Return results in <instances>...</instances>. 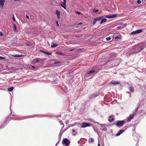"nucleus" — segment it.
<instances>
[{
	"label": "nucleus",
	"mask_w": 146,
	"mask_h": 146,
	"mask_svg": "<svg viewBox=\"0 0 146 146\" xmlns=\"http://www.w3.org/2000/svg\"><path fill=\"white\" fill-rule=\"evenodd\" d=\"M12 56L15 57H20L23 56L22 55H19L18 54L13 55H12Z\"/></svg>",
	"instance_id": "2eb2a0df"
},
{
	"label": "nucleus",
	"mask_w": 146,
	"mask_h": 146,
	"mask_svg": "<svg viewBox=\"0 0 146 146\" xmlns=\"http://www.w3.org/2000/svg\"><path fill=\"white\" fill-rule=\"evenodd\" d=\"M72 132H75V130L74 129H72Z\"/></svg>",
	"instance_id": "58836bf2"
},
{
	"label": "nucleus",
	"mask_w": 146,
	"mask_h": 146,
	"mask_svg": "<svg viewBox=\"0 0 146 146\" xmlns=\"http://www.w3.org/2000/svg\"><path fill=\"white\" fill-rule=\"evenodd\" d=\"M125 131V130H120L116 134V135L117 136H118L119 135L121 134L122 133H123Z\"/></svg>",
	"instance_id": "f8f14e48"
},
{
	"label": "nucleus",
	"mask_w": 146,
	"mask_h": 146,
	"mask_svg": "<svg viewBox=\"0 0 146 146\" xmlns=\"http://www.w3.org/2000/svg\"><path fill=\"white\" fill-rule=\"evenodd\" d=\"M103 130H105L106 131V129H103Z\"/></svg>",
	"instance_id": "c03bdc74"
},
{
	"label": "nucleus",
	"mask_w": 146,
	"mask_h": 146,
	"mask_svg": "<svg viewBox=\"0 0 146 146\" xmlns=\"http://www.w3.org/2000/svg\"><path fill=\"white\" fill-rule=\"evenodd\" d=\"M62 143L65 146H68L70 144V142L68 139L66 138H63L62 141Z\"/></svg>",
	"instance_id": "f257e3e1"
},
{
	"label": "nucleus",
	"mask_w": 146,
	"mask_h": 146,
	"mask_svg": "<svg viewBox=\"0 0 146 146\" xmlns=\"http://www.w3.org/2000/svg\"><path fill=\"white\" fill-rule=\"evenodd\" d=\"M95 72V71L94 70L90 71H88V74H90L92 73H93Z\"/></svg>",
	"instance_id": "412c9836"
},
{
	"label": "nucleus",
	"mask_w": 146,
	"mask_h": 146,
	"mask_svg": "<svg viewBox=\"0 0 146 146\" xmlns=\"http://www.w3.org/2000/svg\"><path fill=\"white\" fill-rule=\"evenodd\" d=\"M111 116H110L109 117V118L108 119V120L110 122H111L113 121L114 120V119L113 118H112L111 119Z\"/></svg>",
	"instance_id": "f3484780"
},
{
	"label": "nucleus",
	"mask_w": 146,
	"mask_h": 146,
	"mask_svg": "<svg viewBox=\"0 0 146 146\" xmlns=\"http://www.w3.org/2000/svg\"><path fill=\"white\" fill-rule=\"evenodd\" d=\"M40 52H42V53H44V54H47L48 55H51V53L46 52V51H43V50H40Z\"/></svg>",
	"instance_id": "9b49d317"
},
{
	"label": "nucleus",
	"mask_w": 146,
	"mask_h": 146,
	"mask_svg": "<svg viewBox=\"0 0 146 146\" xmlns=\"http://www.w3.org/2000/svg\"><path fill=\"white\" fill-rule=\"evenodd\" d=\"M0 35H1V36H3V33H1H1H0Z\"/></svg>",
	"instance_id": "c9c22d12"
},
{
	"label": "nucleus",
	"mask_w": 146,
	"mask_h": 146,
	"mask_svg": "<svg viewBox=\"0 0 146 146\" xmlns=\"http://www.w3.org/2000/svg\"><path fill=\"white\" fill-rule=\"evenodd\" d=\"M75 27V28H76V27Z\"/></svg>",
	"instance_id": "de8ad7c7"
},
{
	"label": "nucleus",
	"mask_w": 146,
	"mask_h": 146,
	"mask_svg": "<svg viewBox=\"0 0 146 146\" xmlns=\"http://www.w3.org/2000/svg\"><path fill=\"white\" fill-rule=\"evenodd\" d=\"M58 54L60 55H63L64 54L62 52H59Z\"/></svg>",
	"instance_id": "7c9ffc66"
},
{
	"label": "nucleus",
	"mask_w": 146,
	"mask_h": 146,
	"mask_svg": "<svg viewBox=\"0 0 146 146\" xmlns=\"http://www.w3.org/2000/svg\"><path fill=\"white\" fill-rule=\"evenodd\" d=\"M121 28V27H117V28L118 29H119Z\"/></svg>",
	"instance_id": "ea45409f"
},
{
	"label": "nucleus",
	"mask_w": 146,
	"mask_h": 146,
	"mask_svg": "<svg viewBox=\"0 0 146 146\" xmlns=\"http://www.w3.org/2000/svg\"><path fill=\"white\" fill-rule=\"evenodd\" d=\"M145 48V46L143 45L140 46L138 48L137 50L138 52H140L143 50Z\"/></svg>",
	"instance_id": "6e6552de"
},
{
	"label": "nucleus",
	"mask_w": 146,
	"mask_h": 146,
	"mask_svg": "<svg viewBox=\"0 0 146 146\" xmlns=\"http://www.w3.org/2000/svg\"><path fill=\"white\" fill-rule=\"evenodd\" d=\"M58 45L56 44H53L51 45V47L52 48H54L56 47Z\"/></svg>",
	"instance_id": "6ab92c4d"
},
{
	"label": "nucleus",
	"mask_w": 146,
	"mask_h": 146,
	"mask_svg": "<svg viewBox=\"0 0 146 146\" xmlns=\"http://www.w3.org/2000/svg\"><path fill=\"white\" fill-rule=\"evenodd\" d=\"M76 13L78 14H80V12L79 11H75Z\"/></svg>",
	"instance_id": "c85d7f7f"
},
{
	"label": "nucleus",
	"mask_w": 146,
	"mask_h": 146,
	"mask_svg": "<svg viewBox=\"0 0 146 146\" xmlns=\"http://www.w3.org/2000/svg\"><path fill=\"white\" fill-rule=\"evenodd\" d=\"M125 123V121L123 120L119 121L117 123L116 125L118 127L122 126Z\"/></svg>",
	"instance_id": "7ed1b4c3"
},
{
	"label": "nucleus",
	"mask_w": 146,
	"mask_h": 146,
	"mask_svg": "<svg viewBox=\"0 0 146 146\" xmlns=\"http://www.w3.org/2000/svg\"><path fill=\"white\" fill-rule=\"evenodd\" d=\"M5 58L3 57L0 56V59H5Z\"/></svg>",
	"instance_id": "bb28decb"
},
{
	"label": "nucleus",
	"mask_w": 146,
	"mask_h": 146,
	"mask_svg": "<svg viewBox=\"0 0 146 146\" xmlns=\"http://www.w3.org/2000/svg\"><path fill=\"white\" fill-rule=\"evenodd\" d=\"M107 21V19H102L100 23V24H102L103 23Z\"/></svg>",
	"instance_id": "4468645a"
},
{
	"label": "nucleus",
	"mask_w": 146,
	"mask_h": 146,
	"mask_svg": "<svg viewBox=\"0 0 146 146\" xmlns=\"http://www.w3.org/2000/svg\"><path fill=\"white\" fill-rule=\"evenodd\" d=\"M136 33H140L142 31V29H139L135 31Z\"/></svg>",
	"instance_id": "dca6fc26"
},
{
	"label": "nucleus",
	"mask_w": 146,
	"mask_h": 146,
	"mask_svg": "<svg viewBox=\"0 0 146 146\" xmlns=\"http://www.w3.org/2000/svg\"><path fill=\"white\" fill-rule=\"evenodd\" d=\"M110 84H113V85H116V84H120V82H119L118 81H111V82H110Z\"/></svg>",
	"instance_id": "9d476101"
},
{
	"label": "nucleus",
	"mask_w": 146,
	"mask_h": 146,
	"mask_svg": "<svg viewBox=\"0 0 146 146\" xmlns=\"http://www.w3.org/2000/svg\"><path fill=\"white\" fill-rule=\"evenodd\" d=\"M15 1H19L20 0H13Z\"/></svg>",
	"instance_id": "a19ab883"
},
{
	"label": "nucleus",
	"mask_w": 146,
	"mask_h": 146,
	"mask_svg": "<svg viewBox=\"0 0 146 146\" xmlns=\"http://www.w3.org/2000/svg\"><path fill=\"white\" fill-rule=\"evenodd\" d=\"M81 127L84 128L87 127H89L90 125V124L89 123H82L81 124Z\"/></svg>",
	"instance_id": "20e7f679"
},
{
	"label": "nucleus",
	"mask_w": 146,
	"mask_h": 146,
	"mask_svg": "<svg viewBox=\"0 0 146 146\" xmlns=\"http://www.w3.org/2000/svg\"><path fill=\"white\" fill-rule=\"evenodd\" d=\"M13 89L14 88L13 87H11L8 88V90L9 92H11L13 91Z\"/></svg>",
	"instance_id": "aec40b11"
},
{
	"label": "nucleus",
	"mask_w": 146,
	"mask_h": 146,
	"mask_svg": "<svg viewBox=\"0 0 146 146\" xmlns=\"http://www.w3.org/2000/svg\"><path fill=\"white\" fill-rule=\"evenodd\" d=\"M64 1V3H61L60 4L61 6L64 8V9H66V0H63Z\"/></svg>",
	"instance_id": "0eeeda50"
},
{
	"label": "nucleus",
	"mask_w": 146,
	"mask_h": 146,
	"mask_svg": "<svg viewBox=\"0 0 146 146\" xmlns=\"http://www.w3.org/2000/svg\"><path fill=\"white\" fill-rule=\"evenodd\" d=\"M98 146H100V143H99L98 144Z\"/></svg>",
	"instance_id": "79ce46f5"
},
{
	"label": "nucleus",
	"mask_w": 146,
	"mask_h": 146,
	"mask_svg": "<svg viewBox=\"0 0 146 146\" xmlns=\"http://www.w3.org/2000/svg\"><path fill=\"white\" fill-rule=\"evenodd\" d=\"M74 50V49H72V50H70V51H73V50Z\"/></svg>",
	"instance_id": "37998d69"
},
{
	"label": "nucleus",
	"mask_w": 146,
	"mask_h": 146,
	"mask_svg": "<svg viewBox=\"0 0 146 146\" xmlns=\"http://www.w3.org/2000/svg\"><path fill=\"white\" fill-rule=\"evenodd\" d=\"M90 140L92 142H93L94 141V139L93 138H91Z\"/></svg>",
	"instance_id": "c756f323"
},
{
	"label": "nucleus",
	"mask_w": 146,
	"mask_h": 146,
	"mask_svg": "<svg viewBox=\"0 0 146 146\" xmlns=\"http://www.w3.org/2000/svg\"><path fill=\"white\" fill-rule=\"evenodd\" d=\"M12 19L15 22V18L14 17V15H13V17L12 18Z\"/></svg>",
	"instance_id": "a878e982"
},
{
	"label": "nucleus",
	"mask_w": 146,
	"mask_h": 146,
	"mask_svg": "<svg viewBox=\"0 0 146 146\" xmlns=\"http://www.w3.org/2000/svg\"><path fill=\"white\" fill-rule=\"evenodd\" d=\"M98 11V9H96V10H95L94 11V12L95 13H96V12H97Z\"/></svg>",
	"instance_id": "cd10ccee"
},
{
	"label": "nucleus",
	"mask_w": 146,
	"mask_h": 146,
	"mask_svg": "<svg viewBox=\"0 0 146 146\" xmlns=\"http://www.w3.org/2000/svg\"><path fill=\"white\" fill-rule=\"evenodd\" d=\"M103 18H104L103 17H98V18L95 19H94V20H93V23H92L93 25H95L96 23V21H99L102 19Z\"/></svg>",
	"instance_id": "39448f33"
},
{
	"label": "nucleus",
	"mask_w": 146,
	"mask_h": 146,
	"mask_svg": "<svg viewBox=\"0 0 146 146\" xmlns=\"http://www.w3.org/2000/svg\"><path fill=\"white\" fill-rule=\"evenodd\" d=\"M82 22H80V23H78V25H82Z\"/></svg>",
	"instance_id": "72a5a7b5"
},
{
	"label": "nucleus",
	"mask_w": 146,
	"mask_h": 146,
	"mask_svg": "<svg viewBox=\"0 0 146 146\" xmlns=\"http://www.w3.org/2000/svg\"><path fill=\"white\" fill-rule=\"evenodd\" d=\"M56 14L57 15L58 18V19H59L60 18V12L58 10H56Z\"/></svg>",
	"instance_id": "ddd939ff"
},
{
	"label": "nucleus",
	"mask_w": 146,
	"mask_h": 146,
	"mask_svg": "<svg viewBox=\"0 0 146 146\" xmlns=\"http://www.w3.org/2000/svg\"><path fill=\"white\" fill-rule=\"evenodd\" d=\"M14 27L15 30H16V27L15 25H14Z\"/></svg>",
	"instance_id": "e433bc0d"
},
{
	"label": "nucleus",
	"mask_w": 146,
	"mask_h": 146,
	"mask_svg": "<svg viewBox=\"0 0 146 146\" xmlns=\"http://www.w3.org/2000/svg\"><path fill=\"white\" fill-rule=\"evenodd\" d=\"M26 17L29 20V17L28 15H26Z\"/></svg>",
	"instance_id": "2f4dec72"
},
{
	"label": "nucleus",
	"mask_w": 146,
	"mask_h": 146,
	"mask_svg": "<svg viewBox=\"0 0 146 146\" xmlns=\"http://www.w3.org/2000/svg\"><path fill=\"white\" fill-rule=\"evenodd\" d=\"M5 1L4 0H0V6L2 8H3Z\"/></svg>",
	"instance_id": "1a4fd4ad"
},
{
	"label": "nucleus",
	"mask_w": 146,
	"mask_h": 146,
	"mask_svg": "<svg viewBox=\"0 0 146 146\" xmlns=\"http://www.w3.org/2000/svg\"><path fill=\"white\" fill-rule=\"evenodd\" d=\"M72 135H74V136H75V135H76V134H72Z\"/></svg>",
	"instance_id": "49530a36"
},
{
	"label": "nucleus",
	"mask_w": 146,
	"mask_h": 146,
	"mask_svg": "<svg viewBox=\"0 0 146 146\" xmlns=\"http://www.w3.org/2000/svg\"><path fill=\"white\" fill-rule=\"evenodd\" d=\"M106 40L107 41H109L111 40V38L110 37H108L106 38Z\"/></svg>",
	"instance_id": "4be33fe9"
},
{
	"label": "nucleus",
	"mask_w": 146,
	"mask_h": 146,
	"mask_svg": "<svg viewBox=\"0 0 146 146\" xmlns=\"http://www.w3.org/2000/svg\"><path fill=\"white\" fill-rule=\"evenodd\" d=\"M57 63V62H55L54 63V64H56Z\"/></svg>",
	"instance_id": "a18cd8bd"
},
{
	"label": "nucleus",
	"mask_w": 146,
	"mask_h": 146,
	"mask_svg": "<svg viewBox=\"0 0 146 146\" xmlns=\"http://www.w3.org/2000/svg\"><path fill=\"white\" fill-rule=\"evenodd\" d=\"M118 38H119V37L118 36H116L115 37V39H117Z\"/></svg>",
	"instance_id": "4c0bfd02"
},
{
	"label": "nucleus",
	"mask_w": 146,
	"mask_h": 146,
	"mask_svg": "<svg viewBox=\"0 0 146 146\" xmlns=\"http://www.w3.org/2000/svg\"><path fill=\"white\" fill-rule=\"evenodd\" d=\"M137 3L138 4H140L141 3V0H138L137 1Z\"/></svg>",
	"instance_id": "393cba45"
},
{
	"label": "nucleus",
	"mask_w": 146,
	"mask_h": 146,
	"mask_svg": "<svg viewBox=\"0 0 146 146\" xmlns=\"http://www.w3.org/2000/svg\"><path fill=\"white\" fill-rule=\"evenodd\" d=\"M56 23L57 25V26L58 27L59 26V24L58 23V21H56Z\"/></svg>",
	"instance_id": "473e14b6"
},
{
	"label": "nucleus",
	"mask_w": 146,
	"mask_h": 146,
	"mask_svg": "<svg viewBox=\"0 0 146 146\" xmlns=\"http://www.w3.org/2000/svg\"><path fill=\"white\" fill-rule=\"evenodd\" d=\"M34 61H35L34 62V63H35L36 62H39V60L37 59H35L34 60Z\"/></svg>",
	"instance_id": "5701e85b"
},
{
	"label": "nucleus",
	"mask_w": 146,
	"mask_h": 146,
	"mask_svg": "<svg viewBox=\"0 0 146 146\" xmlns=\"http://www.w3.org/2000/svg\"><path fill=\"white\" fill-rule=\"evenodd\" d=\"M31 68L34 69L35 68V67L34 66H31Z\"/></svg>",
	"instance_id": "f704fd0d"
},
{
	"label": "nucleus",
	"mask_w": 146,
	"mask_h": 146,
	"mask_svg": "<svg viewBox=\"0 0 146 146\" xmlns=\"http://www.w3.org/2000/svg\"><path fill=\"white\" fill-rule=\"evenodd\" d=\"M129 91L132 92V93L133 92H134V89L133 88V87L132 86H131L129 88Z\"/></svg>",
	"instance_id": "a211bd4d"
},
{
	"label": "nucleus",
	"mask_w": 146,
	"mask_h": 146,
	"mask_svg": "<svg viewBox=\"0 0 146 146\" xmlns=\"http://www.w3.org/2000/svg\"><path fill=\"white\" fill-rule=\"evenodd\" d=\"M136 32H135V31H133L131 33V35H134V34H136Z\"/></svg>",
	"instance_id": "b1692460"
},
{
	"label": "nucleus",
	"mask_w": 146,
	"mask_h": 146,
	"mask_svg": "<svg viewBox=\"0 0 146 146\" xmlns=\"http://www.w3.org/2000/svg\"><path fill=\"white\" fill-rule=\"evenodd\" d=\"M134 114H133L132 115H130L127 119V121L128 122H129L130 121L131 119H133L134 118Z\"/></svg>",
	"instance_id": "423d86ee"
},
{
	"label": "nucleus",
	"mask_w": 146,
	"mask_h": 146,
	"mask_svg": "<svg viewBox=\"0 0 146 146\" xmlns=\"http://www.w3.org/2000/svg\"><path fill=\"white\" fill-rule=\"evenodd\" d=\"M117 14H113L112 15H106L105 17L108 19H111L116 17L117 16Z\"/></svg>",
	"instance_id": "f03ea898"
}]
</instances>
